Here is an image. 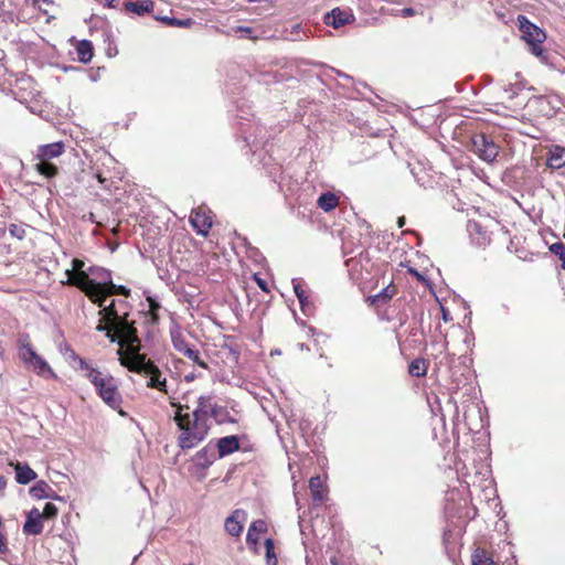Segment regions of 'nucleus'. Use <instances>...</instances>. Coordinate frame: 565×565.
Returning <instances> with one entry per match:
<instances>
[{
    "label": "nucleus",
    "instance_id": "f257e3e1",
    "mask_svg": "<svg viewBox=\"0 0 565 565\" xmlns=\"http://www.w3.org/2000/svg\"><path fill=\"white\" fill-rule=\"evenodd\" d=\"M174 422L180 431L178 445L182 450L195 448L209 435L210 425L198 404L192 411L188 405H178Z\"/></svg>",
    "mask_w": 565,
    "mask_h": 565
},
{
    "label": "nucleus",
    "instance_id": "f03ea898",
    "mask_svg": "<svg viewBox=\"0 0 565 565\" xmlns=\"http://www.w3.org/2000/svg\"><path fill=\"white\" fill-rule=\"evenodd\" d=\"M79 371L93 384L97 395L108 407L118 412L120 416H126L121 408L122 396L119 392L117 379L110 373L100 372L86 360L79 361Z\"/></svg>",
    "mask_w": 565,
    "mask_h": 565
},
{
    "label": "nucleus",
    "instance_id": "7ed1b4c3",
    "mask_svg": "<svg viewBox=\"0 0 565 565\" xmlns=\"http://www.w3.org/2000/svg\"><path fill=\"white\" fill-rule=\"evenodd\" d=\"M18 351L20 360L28 369L43 377H57L49 363L34 351L28 334H20L18 339Z\"/></svg>",
    "mask_w": 565,
    "mask_h": 565
},
{
    "label": "nucleus",
    "instance_id": "20e7f679",
    "mask_svg": "<svg viewBox=\"0 0 565 565\" xmlns=\"http://www.w3.org/2000/svg\"><path fill=\"white\" fill-rule=\"evenodd\" d=\"M86 274L87 282L79 286L78 289L98 307H103V292L113 278L110 270L99 266H89Z\"/></svg>",
    "mask_w": 565,
    "mask_h": 565
},
{
    "label": "nucleus",
    "instance_id": "39448f33",
    "mask_svg": "<svg viewBox=\"0 0 565 565\" xmlns=\"http://www.w3.org/2000/svg\"><path fill=\"white\" fill-rule=\"evenodd\" d=\"M518 21L522 39L530 45V52L541 61H546V52L542 47V43L546 39L545 32L524 15H519Z\"/></svg>",
    "mask_w": 565,
    "mask_h": 565
},
{
    "label": "nucleus",
    "instance_id": "423d86ee",
    "mask_svg": "<svg viewBox=\"0 0 565 565\" xmlns=\"http://www.w3.org/2000/svg\"><path fill=\"white\" fill-rule=\"evenodd\" d=\"M471 151L484 162H493L499 154V146L486 134L471 137Z\"/></svg>",
    "mask_w": 565,
    "mask_h": 565
},
{
    "label": "nucleus",
    "instance_id": "0eeeda50",
    "mask_svg": "<svg viewBox=\"0 0 565 565\" xmlns=\"http://www.w3.org/2000/svg\"><path fill=\"white\" fill-rule=\"evenodd\" d=\"M111 330L116 335V342H118L120 345L124 343L131 347L139 344L137 330L134 324L128 321L127 313H124L111 324Z\"/></svg>",
    "mask_w": 565,
    "mask_h": 565
},
{
    "label": "nucleus",
    "instance_id": "6e6552de",
    "mask_svg": "<svg viewBox=\"0 0 565 565\" xmlns=\"http://www.w3.org/2000/svg\"><path fill=\"white\" fill-rule=\"evenodd\" d=\"M198 405L207 422L210 417H213L216 423L222 424L227 422L228 412L225 407L220 406L213 402L212 396L201 395L198 398Z\"/></svg>",
    "mask_w": 565,
    "mask_h": 565
},
{
    "label": "nucleus",
    "instance_id": "1a4fd4ad",
    "mask_svg": "<svg viewBox=\"0 0 565 565\" xmlns=\"http://www.w3.org/2000/svg\"><path fill=\"white\" fill-rule=\"evenodd\" d=\"M87 271L88 267L86 268L85 262L78 258H74L72 260V269H67L65 271L67 276L66 284L76 288L84 286L87 282Z\"/></svg>",
    "mask_w": 565,
    "mask_h": 565
},
{
    "label": "nucleus",
    "instance_id": "9d476101",
    "mask_svg": "<svg viewBox=\"0 0 565 565\" xmlns=\"http://www.w3.org/2000/svg\"><path fill=\"white\" fill-rule=\"evenodd\" d=\"M190 222L198 234L207 236L212 227V217L202 207L193 210L190 215Z\"/></svg>",
    "mask_w": 565,
    "mask_h": 565
},
{
    "label": "nucleus",
    "instance_id": "9b49d317",
    "mask_svg": "<svg viewBox=\"0 0 565 565\" xmlns=\"http://www.w3.org/2000/svg\"><path fill=\"white\" fill-rule=\"evenodd\" d=\"M467 231L472 243L477 246H486L491 242V233L477 221H469Z\"/></svg>",
    "mask_w": 565,
    "mask_h": 565
},
{
    "label": "nucleus",
    "instance_id": "f8f14e48",
    "mask_svg": "<svg viewBox=\"0 0 565 565\" xmlns=\"http://www.w3.org/2000/svg\"><path fill=\"white\" fill-rule=\"evenodd\" d=\"M354 20L353 14L350 11L334 8L324 15V23L334 29H339Z\"/></svg>",
    "mask_w": 565,
    "mask_h": 565
},
{
    "label": "nucleus",
    "instance_id": "ddd939ff",
    "mask_svg": "<svg viewBox=\"0 0 565 565\" xmlns=\"http://www.w3.org/2000/svg\"><path fill=\"white\" fill-rule=\"evenodd\" d=\"M43 514L36 509L33 508L26 515V520L23 525V532L26 535H39L43 531L42 523Z\"/></svg>",
    "mask_w": 565,
    "mask_h": 565
},
{
    "label": "nucleus",
    "instance_id": "4468645a",
    "mask_svg": "<svg viewBox=\"0 0 565 565\" xmlns=\"http://www.w3.org/2000/svg\"><path fill=\"white\" fill-rule=\"evenodd\" d=\"M30 495L33 499H52L62 500V498L55 492V490L44 480L38 481L29 490Z\"/></svg>",
    "mask_w": 565,
    "mask_h": 565
},
{
    "label": "nucleus",
    "instance_id": "2eb2a0df",
    "mask_svg": "<svg viewBox=\"0 0 565 565\" xmlns=\"http://www.w3.org/2000/svg\"><path fill=\"white\" fill-rule=\"evenodd\" d=\"M216 459V449L212 443H209L193 457V462L200 468L210 467Z\"/></svg>",
    "mask_w": 565,
    "mask_h": 565
},
{
    "label": "nucleus",
    "instance_id": "dca6fc26",
    "mask_svg": "<svg viewBox=\"0 0 565 565\" xmlns=\"http://www.w3.org/2000/svg\"><path fill=\"white\" fill-rule=\"evenodd\" d=\"M122 6L126 12L141 17L153 11L154 2L152 0H126Z\"/></svg>",
    "mask_w": 565,
    "mask_h": 565
},
{
    "label": "nucleus",
    "instance_id": "f3484780",
    "mask_svg": "<svg viewBox=\"0 0 565 565\" xmlns=\"http://www.w3.org/2000/svg\"><path fill=\"white\" fill-rule=\"evenodd\" d=\"M215 449L220 458L226 457L239 449V439L235 435L225 436L217 440Z\"/></svg>",
    "mask_w": 565,
    "mask_h": 565
},
{
    "label": "nucleus",
    "instance_id": "a211bd4d",
    "mask_svg": "<svg viewBox=\"0 0 565 565\" xmlns=\"http://www.w3.org/2000/svg\"><path fill=\"white\" fill-rule=\"evenodd\" d=\"M64 143L62 141L42 145L38 148L36 159L38 160H51L60 157L64 152Z\"/></svg>",
    "mask_w": 565,
    "mask_h": 565
},
{
    "label": "nucleus",
    "instance_id": "6ab92c4d",
    "mask_svg": "<svg viewBox=\"0 0 565 565\" xmlns=\"http://www.w3.org/2000/svg\"><path fill=\"white\" fill-rule=\"evenodd\" d=\"M14 470L15 480L19 484H28L38 477L36 472L28 463L17 462Z\"/></svg>",
    "mask_w": 565,
    "mask_h": 565
},
{
    "label": "nucleus",
    "instance_id": "aec40b11",
    "mask_svg": "<svg viewBox=\"0 0 565 565\" xmlns=\"http://www.w3.org/2000/svg\"><path fill=\"white\" fill-rule=\"evenodd\" d=\"M546 164L553 170H558L565 167V148L561 146H554L548 151Z\"/></svg>",
    "mask_w": 565,
    "mask_h": 565
},
{
    "label": "nucleus",
    "instance_id": "412c9836",
    "mask_svg": "<svg viewBox=\"0 0 565 565\" xmlns=\"http://www.w3.org/2000/svg\"><path fill=\"white\" fill-rule=\"evenodd\" d=\"M157 369H159L152 361L146 360L145 356L138 355L132 364L129 366L130 371L137 372V373H143L146 375H149L151 373H156Z\"/></svg>",
    "mask_w": 565,
    "mask_h": 565
},
{
    "label": "nucleus",
    "instance_id": "4be33fe9",
    "mask_svg": "<svg viewBox=\"0 0 565 565\" xmlns=\"http://www.w3.org/2000/svg\"><path fill=\"white\" fill-rule=\"evenodd\" d=\"M245 124H242L241 131L243 134V139L250 149L257 148L258 146L264 143V129L259 126L255 128V134H248L245 129Z\"/></svg>",
    "mask_w": 565,
    "mask_h": 565
},
{
    "label": "nucleus",
    "instance_id": "5701e85b",
    "mask_svg": "<svg viewBox=\"0 0 565 565\" xmlns=\"http://www.w3.org/2000/svg\"><path fill=\"white\" fill-rule=\"evenodd\" d=\"M309 489L311 491L315 504H320L326 500V494L323 492V482L319 476L310 478Z\"/></svg>",
    "mask_w": 565,
    "mask_h": 565
},
{
    "label": "nucleus",
    "instance_id": "b1692460",
    "mask_svg": "<svg viewBox=\"0 0 565 565\" xmlns=\"http://www.w3.org/2000/svg\"><path fill=\"white\" fill-rule=\"evenodd\" d=\"M76 53L79 62L84 64L89 63L94 56V49L92 42L88 40L79 41L76 46Z\"/></svg>",
    "mask_w": 565,
    "mask_h": 565
},
{
    "label": "nucleus",
    "instance_id": "393cba45",
    "mask_svg": "<svg viewBox=\"0 0 565 565\" xmlns=\"http://www.w3.org/2000/svg\"><path fill=\"white\" fill-rule=\"evenodd\" d=\"M395 294V287L392 284H390L379 294L370 296L367 300L370 301L371 305H383L388 302L394 297Z\"/></svg>",
    "mask_w": 565,
    "mask_h": 565
},
{
    "label": "nucleus",
    "instance_id": "a878e982",
    "mask_svg": "<svg viewBox=\"0 0 565 565\" xmlns=\"http://www.w3.org/2000/svg\"><path fill=\"white\" fill-rule=\"evenodd\" d=\"M339 204V198L331 192L322 193L317 201V205L324 212H330Z\"/></svg>",
    "mask_w": 565,
    "mask_h": 565
},
{
    "label": "nucleus",
    "instance_id": "bb28decb",
    "mask_svg": "<svg viewBox=\"0 0 565 565\" xmlns=\"http://www.w3.org/2000/svg\"><path fill=\"white\" fill-rule=\"evenodd\" d=\"M148 376H149V380L147 382L148 387L156 388L166 394L168 393L167 379L162 376V373L159 369H157L156 373H151Z\"/></svg>",
    "mask_w": 565,
    "mask_h": 565
},
{
    "label": "nucleus",
    "instance_id": "cd10ccee",
    "mask_svg": "<svg viewBox=\"0 0 565 565\" xmlns=\"http://www.w3.org/2000/svg\"><path fill=\"white\" fill-rule=\"evenodd\" d=\"M266 529V523L263 520L254 521L248 529L246 542L255 545L258 542V534L265 532Z\"/></svg>",
    "mask_w": 565,
    "mask_h": 565
},
{
    "label": "nucleus",
    "instance_id": "c85d7f7f",
    "mask_svg": "<svg viewBox=\"0 0 565 565\" xmlns=\"http://www.w3.org/2000/svg\"><path fill=\"white\" fill-rule=\"evenodd\" d=\"M239 512L235 511L225 520V530L232 536H238L243 531V525L238 520Z\"/></svg>",
    "mask_w": 565,
    "mask_h": 565
},
{
    "label": "nucleus",
    "instance_id": "c756f323",
    "mask_svg": "<svg viewBox=\"0 0 565 565\" xmlns=\"http://www.w3.org/2000/svg\"><path fill=\"white\" fill-rule=\"evenodd\" d=\"M111 295H121L125 297L130 296V289H128L124 285H116L113 282V279L110 280V284H108L107 288L103 292V303L106 302V298Z\"/></svg>",
    "mask_w": 565,
    "mask_h": 565
},
{
    "label": "nucleus",
    "instance_id": "7c9ffc66",
    "mask_svg": "<svg viewBox=\"0 0 565 565\" xmlns=\"http://www.w3.org/2000/svg\"><path fill=\"white\" fill-rule=\"evenodd\" d=\"M102 310L99 311V315L104 317V319L108 320L110 324H113L116 320H118L122 315H119V312L116 309L115 301L113 300L108 306L104 303L103 307H100Z\"/></svg>",
    "mask_w": 565,
    "mask_h": 565
},
{
    "label": "nucleus",
    "instance_id": "2f4dec72",
    "mask_svg": "<svg viewBox=\"0 0 565 565\" xmlns=\"http://www.w3.org/2000/svg\"><path fill=\"white\" fill-rule=\"evenodd\" d=\"M408 372L412 376L422 377L426 375L427 366L424 359H415L408 365Z\"/></svg>",
    "mask_w": 565,
    "mask_h": 565
},
{
    "label": "nucleus",
    "instance_id": "473e14b6",
    "mask_svg": "<svg viewBox=\"0 0 565 565\" xmlns=\"http://www.w3.org/2000/svg\"><path fill=\"white\" fill-rule=\"evenodd\" d=\"M156 19L167 25L175 26V28H189L194 22L192 19H177V18H170V17H156Z\"/></svg>",
    "mask_w": 565,
    "mask_h": 565
},
{
    "label": "nucleus",
    "instance_id": "72a5a7b5",
    "mask_svg": "<svg viewBox=\"0 0 565 565\" xmlns=\"http://www.w3.org/2000/svg\"><path fill=\"white\" fill-rule=\"evenodd\" d=\"M35 169L39 173L46 178H53L57 173V168L49 160H39L35 164Z\"/></svg>",
    "mask_w": 565,
    "mask_h": 565
},
{
    "label": "nucleus",
    "instance_id": "f704fd0d",
    "mask_svg": "<svg viewBox=\"0 0 565 565\" xmlns=\"http://www.w3.org/2000/svg\"><path fill=\"white\" fill-rule=\"evenodd\" d=\"M171 339L173 348L183 355L192 348L180 332H172Z\"/></svg>",
    "mask_w": 565,
    "mask_h": 565
},
{
    "label": "nucleus",
    "instance_id": "c9c22d12",
    "mask_svg": "<svg viewBox=\"0 0 565 565\" xmlns=\"http://www.w3.org/2000/svg\"><path fill=\"white\" fill-rule=\"evenodd\" d=\"M493 561L487 556L484 550H476L472 555V565H492Z\"/></svg>",
    "mask_w": 565,
    "mask_h": 565
},
{
    "label": "nucleus",
    "instance_id": "e433bc0d",
    "mask_svg": "<svg viewBox=\"0 0 565 565\" xmlns=\"http://www.w3.org/2000/svg\"><path fill=\"white\" fill-rule=\"evenodd\" d=\"M266 548V565H277V557L275 554L274 541L271 539H267L265 541Z\"/></svg>",
    "mask_w": 565,
    "mask_h": 565
},
{
    "label": "nucleus",
    "instance_id": "4c0bfd02",
    "mask_svg": "<svg viewBox=\"0 0 565 565\" xmlns=\"http://www.w3.org/2000/svg\"><path fill=\"white\" fill-rule=\"evenodd\" d=\"M551 253L558 256L562 260V268L565 270V245L562 242H556L550 246Z\"/></svg>",
    "mask_w": 565,
    "mask_h": 565
},
{
    "label": "nucleus",
    "instance_id": "58836bf2",
    "mask_svg": "<svg viewBox=\"0 0 565 565\" xmlns=\"http://www.w3.org/2000/svg\"><path fill=\"white\" fill-rule=\"evenodd\" d=\"M184 355L192 360L200 367L207 369L206 362L201 359L199 350H196L194 347H192L190 350H186Z\"/></svg>",
    "mask_w": 565,
    "mask_h": 565
},
{
    "label": "nucleus",
    "instance_id": "ea45409f",
    "mask_svg": "<svg viewBox=\"0 0 565 565\" xmlns=\"http://www.w3.org/2000/svg\"><path fill=\"white\" fill-rule=\"evenodd\" d=\"M96 330L99 332H106V337L109 339L110 342H116V335L111 330V324L107 321H104V318L99 320L98 326L96 327Z\"/></svg>",
    "mask_w": 565,
    "mask_h": 565
},
{
    "label": "nucleus",
    "instance_id": "a19ab883",
    "mask_svg": "<svg viewBox=\"0 0 565 565\" xmlns=\"http://www.w3.org/2000/svg\"><path fill=\"white\" fill-rule=\"evenodd\" d=\"M8 230H9L10 235L13 237H17L18 239H23L25 236V228L23 225L10 224Z\"/></svg>",
    "mask_w": 565,
    "mask_h": 565
},
{
    "label": "nucleus",
    "instance_id": "79ce46f5",
    "mask_svg": "<svg viewBox=\"0 0 565 565\" xmlns=\"http://www.w3.org/2000/svg\"><path fill=\"white\" fill-rule=\"evenodd\" d=\"M57 512H58V510H57L56 505L51 502H47L44 505L43 512H41V514H43V518H45V519H53L57 515Z\"/></svg>",
    "mask_w": 565,
    "mask_h": 565
},
{
    "label": "nucleus",
    "instance_id": "37998d69",
    "mask_svg": "<svg viewBox=\"0 0 565 565\" xmlns=\"http://www.w3.org/2000/svg\"><path fill=\"white\" fill-rule=\"evenodd\" d=\"M301 306V310L306 316H310L313 312V307L311 302L309 301V297L307 294L303 295V298L298 299Z\"/></svg>",
    "mask_w": 565,
    "mask_h": 565
},
{
    "label": "nucleus",
    "instance_id": "c03bdc74",
    "mask_svg": "<svg viewBox=\"0 0 565 565\" xmlns=\"http://www.w3.org/2000/svg\"><path fill=\"white\" fill-rule=\"evenodd\" d=\"M64 354H66L68 359L73 360L77 364H79L81 360H84L73 349H71L68 345L65 347ZM74 369L79 371V365L74 366Z\"/></svg>",
    "mask_w": 565,
    "mask_h": 565
},
{
    "label": "nucleus",
    "instance_id": "a18cd8bd",
    "mask_svg": "<svg viewBox=\"0 0 565 565\" xmlns=\"http://www.w3.org/2000/svg\"><path fill=\"white\" fill-rule=\"evenodd\" d=\"M292 286H294V290H295L297 298L298 299H301V297L303 298V295L307 292L302 288V281L299 279H292Z\"/></svg>",
    "mask_w": 565,
    "mask_h": 565
},
{
    "label": "nucleus",
    "instance_id": "49530a36",
    "mask_svg": "<svg viewBox=\"0 0 565 565\" xmlns=\"http://www.w3.org/2000/svg\"><path fill=\"white\" fill-rule=\"evenodd\" d=\"M228 349V353L232 356V360L237 362L239 359L241 351L237 345H226Z\"/></svg>",
    "mask_w": 565,
    "mask_h": 565
},
{
    "label": "nucleus",
    "instance_id": "de8ad7c7",
    "mask_svg": "<svg viewBox=\"0 0 565 565\" xmlns=\"http://www.w3.org/2000/svg\"><path fill=\"white\" fill-rule=\"evenodd\" d=\"M8 551L7 547V539L3 534L0 533V554H3Z\"/></svg>",
    "mask_w": 565,
    "mask_h": 565
},
{
    "label": "nucleus",
    "instance_id": "09e8293b",
    "mask_svg": "<svg viewBox=\"0 0 565 565\" xmlns=\"http://www.w3.org/2000/svg\"><path fill=\"white\" fill-rule=\"evenodd\" d=\"M102 1H103L104 6L109 7V8H115L116 7L115 2L117 0H102Z\"/></svg>",
    "mask_w": 565,
    "mask_h": 565
},
{
    "label": "nucleus",
    "instance_id": "8fccbe9b",
    "mask_svg": "<svg viewBox=\"0 0 565 565\" xmlns=\"http://www.w3.org/2000/svg\"><path fill=\"white\" fill-rule=\"evenodd\" d=\"M441 312H443L444 321L447 322L448 320H450V315H449V312L444 307H441Z\"/></svg>",
    "mask_w": 565,
    "mask_h": 565
},
{
    "label": "nucleus",
    "instance_id": "3c124183",
    "mask_svg": "<svg viewBox=\"0 0 565 565\" xmlns=\"http://www.w3.org/2000/svg\"><path fill=\"white\" fill-rule=\"evenodd\" d=\"M300 31H301V25L300 24H296V25L292 26L290 33L291 34H294V33L298 34Z\"/></svg>",
    "mask_w": 565,
    "mask_h": 565
},
{
    "label": "nucleus",
    "instance_id": "603ef678",
    "mask_svg": "<svg viewBox=\"0 0 565 565\" xmlns=\"http://www.w3.org/2000/svg\"><path fill=\"white\" fill-rule=\"evenodd\" d=\"M6 486H7L6 478L0 475V489H3Z\"/></svg>",
    "mask_w": 565,
    "mask_h": 565
},
{
    "label": "nucleus",
    "instance_id": "864d4df0",
    "mask_svg": "<svg viewBox=\"0 0 565 565\" xmlns=\"http://www.w3.org/2000/svg\"><path fill=\"white\" fill-rule=\"evenodd\" d=\"M158 308H159V305H158V303H156L154 301H151V303H150V310H151L152 312H154Z\"/></svg>",
    "mask_w": 565,
    "mask_h": 565
},
{
    "label": "nucleus",
    "instance_id": "5fc2aeb1",
    "mask_svg": "<svg viewBox=\"0 0 565 565\" xmlns=\"http://www.w3.org/2000/svg\"><path fill=\"white\" fill-rule=\"evenodd\" d=\"M397 224H398V227L402 228L405 224V217L404 216L399 217L397 221Z\"/></svg>",
    "mask_w": 565,
    "mask_h": 565
},
{
    "label": "nucleus",
    "instance_id": "6e6d98bb",
    "mask_svg": "<svg viewBox=\"0 0 565 565\" xmlns=\"http://www.w3.org/2000/svg\"><path fill=\"white\" fill-rule=\"evenodd\" d=\"M335 72H337V75H338L339 77H343V78H348V79H349V78H351L349 75L344 74V73H343V72H341V71H335Z\"/></svg>",
    "mask_w": 565,
    "mask_h": 565
},
{
    "label": "nucleus",
    "instance_id": "4d7b16f0",
    "mask_svg": "<svg viewBox=\"0 0 565 565\" xmlns=\"http://www.w3.org/2000/svg\"><path fill=\"white\" fill-rule=\"evenodd\" d=\"M241 31H244L245 33H252L250 28H239Z\"/></svg>",
    "mask_w": 565,
    "mask_h": 565
},
{
    "label": "nucleus",
    "instance_id": "13d9d810",
    "mask_svg": "<svg viewBox=\"0 0 565 565\" xmlns=\"http://www.w3.org/2000/svg\"><path fill=\"white\" fill-rule=\"evenodd\" d=\"M194 374H189L185 376V380L189 382V381H193L194 380Z\"/></svg>",
    "mask_w": 565,
    "mask_h": 565
},
{
    "label": "nucleus",
    "instance_id": "bf43d9fd",
    "mask_svg": "<svg viewBox=\"0 0 565 565\" xmlns=\"http://www.w3.org/2000/svg\"><path fill=\"white\" fill-rule=\"evenodd\" d=\"M258 285H259V287H260L263 290H265V289H266L265 284H264L263 281H260V280H259V281H258Z\"/></svg>",
    "mask_w": 565,
    "mask_h": 565
},
{
    "label": "nucleus",
    "instance_id": "052dcab7",
    "mask_svg": "<svg viewBox=\"0 0 565 565\" xmlns=\"http://www.w3.org/2000/svg\"><path fill=\"white\" fill-rule=\"evenodd\" d=\"M404 12H405L406 14H412V13H413V10H412V9H404Z\"/></svg>",
    "mask_w": 565,
    "mask_h": 565
},
{
    "label": "nucleus",
    "instance_id": "680f3d73",
    "mask_svg": "<svg viewBox=\"0 0 565 565\" xmlns=\"http://www.w3.org/2000/svg\"><path fill=\"white\" fill-rule=\"evenodd\" d=\"M185 565H192V564H185Z\"/></svg>",
    "mask_w": 565,
    "mask_h": 565
}]
</instances>
